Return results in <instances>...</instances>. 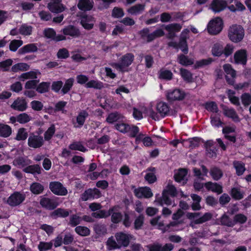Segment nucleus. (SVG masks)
Returning a JSON list of instances; mask_svg holds the SVG:
<instances>
[{"label":"nucleus","mask_w":251,"mask_h":251,"mask_svg":"<svg viewBox=\"0 0 251 251\" xmlns=\"http://www.w3.org/2000/svg\"><path fill=\"white\" fill-rule=\"evenodd\" d=\"M141 108L143 112L155 121H158L161 118H164L168 115L170 110L169 105L166 102L162 101L156 104V109L158 113L154 111L151 106L146 107L143 106Z\"/></svg>","instance_id":"nucleus-1"},{"label":"nucleus","mask_w":251,"mask_h":251,"mask_svg":"<svg viewBox=\"0 0 251 251\" xmlns=\"http://www.w3.org/2000/svg\"><path fill=\"white\" fill-rule=\"evenodd\" d=\"M134 59L133 54L130 53H126L121 58L119 63H112L110 65L119 72H127L128 71V67L132 64Z\"/></svg>","instance_id":"nucleus-2"},{"label":"nucleus","mask_w":251,"mask_h":251,"mask_svg":"<svg viewBox=\"0 0 251 251\" xmlns=\"http://www.w3.org/2000/svg\"><path fill=\"white\" fill-rule=\"evenodd\" d=\"M244 36V29L239 25H232L228 30V36L229 39L235 43L241 41Z\"/></svg>","instance_id":"nucleus-3"},{"label":"nucleus","mask_w":251,"mask_h":251,"mask_svg":"<svg viewBox=\"0 0 251 251\" xmlns=\"http://www.w3.org/2000/svg\"><path fill=\"white\" fill-rule=\"evenodd\" d=\"M200 213L199 212H189L186 214L188 219L192 221L191 225L194 224H201L209 221L212 218V215L209 212L205 213L203 216L200 217Z\"/></svg>","instance_id":"nucleus-4"},{"label":"nucleus","mask_w":251,"mask_h":251,"mask_svg":"<svg viewBox=\"0 0 251 251\" xmlns=\"http://www.w3.org/2000/svg\"><path fill=\"white\" fill-rule=\"evenodd\" d=\"M223 23L221 18L217 17L211 20L207 25V30L210 34L219 33L223 29Z\"/></svg>","instance_id":"nucleus-5"},{"label":"nucleus","mask_w":251,"mask_h":251,"mask_svg":"<svg viewBox=\"0 0 251 251\" xmlns=\"http://www.w3.org/2000/svg\"><path fill=\"white\" fill-rule=\"evenodd\" d=\"M25 200V195L16 192L11 194L7 200V203L11 206H16L21 204Z\"/></svg>","instance_id":"nucleus-6"},{"label":"nucleus","mask_w":251,"mask_h":251,"mask_svg":"<svg viewBox=\"0 0 251 251\" xmlns=\"http://www.w3.org/2000/svg\"><path fill=\"white\" fill-rule=\"evenodd\" d=\"M44 143L43 138L40 135L30 134L28 138V146L33 149L41 147Z\"/></svg>","instance_id":"nucleus-7"},{"label":"nucleus","mask_w":251,"mask_h":251,"mask_svg":"<svg viewBox=\"0 0 251 251\" xmlns=\"http://www.w3.org/2000/svg\"><path fill=\"white\" fill-rule=\"evenodd\" d=\"M49 186L51 191L56 195L66 196L68 193L66 188L59 182H51Z\"/></svg>","instance_id":"nucleus-8"},{"label":"nucleus","mask_w":251,"mask_h":251,"mask_svg":"<svg viewBox=\"0 0 251 251\" xmlns=\"http://www.w3.org/2000/svg\"><path fill=\"white\" fill-rule=\"evenodd\" d=\"M166 96L168 100L170 101L181 100L184 98L185 94L183 90L176 89L168 91Z\"/></svg>","instance_id":"nucleus-9"},{"label":"nucleus","mask_w":251,"mask_h":251,"mask_svg":"<svg viewBox=\"0 0 251 251\" xmlns=\"http://www.w3.org/2000/svg\"><path fill=\"white\" fill-rule=\"evenodd\" d=\"M223 69L226 74V78L227 83L230 85H234L235 78L236 76V71L232 68L229 64L223 66Z\"/></svg>","instance_id":"nucleus-10"},{"label":"nucleus","mask_w":251,"mask_h":251,"mask_svg":"<svg viewBox=\"0 0 251 251\" xmlns=\"http://www.w3.org/2000/svg\"><path fill=\"white\" fill-rule=\"evenodd\" d=\"M100 196V192L98 189H88L82 194L81 199L83 201H86L91 199L99 198Z\"/></svg>","instance_id":"nucleus-11"},{"label":"nucleus","mask_w":251,"mask_h":251,"mask_svg":"<svg viewBox=\"0 0 251 251\" xmlns=\"http://www.w3.org/2000/svg\"><path fill=\"white\" fill-rule=\"evenodd\" d=\"M189 30H188V29H184L182 30L180 35V49L185 53H187L188 51L186 40L189 38Z\"/></svg>","instance_id":"nucleus-12"},{"label":"nucleus","mask_w":251,"mask_h":251,"mask_svg":"<svg viewBox=\"0 0 251 251\" xmlns=\"http://www.w3.org/2000/svg\"><path fill=\"white\" fill-rule=\"evenodd\" d=\"M61 1L62 0H50L48 5L50 10L55 13L63 11L65 8L61 3Z\"/></svg>","instance_id":"nucleus-13"},{"label":"nucleus","mask_w":251,"mask_h":251,"mask_svg":"<svg viewBox=\"0 0 251 251\" xmlns=\"http://www.w3.org/2000/svg\"><path fill=\"white\" fill-rule=\"evenodd\" d=\"M134 193L136 197L138 198H150L153 196L151 189L148 187L135 189Z\"/></svg>","instance_id":"nucleus-14"},{"label":"nucleus","mask_w":251,"mask_h":251,"mask_svg":"<svg viewBox=\"0 0 251 251\" xmlns=\"http://www.w3.org/2000/svg\"><path fill=\"white\" fill-rule=\"evenodd\" d=\"M115 237L120 247L122 246L126 247L129 244L130 240L132 236L129 234H126L123 232L117 233L115 235Z\"/></svg>","instance_id":"nucleus-15"},{"label":"nucleus","mask_w":251,"mask_h":251,"mask_svg":"<svg viewBox=\"0 0 251 251\" xmlns=\"http://www.w3.org/2000/svg\"><path fill=\"white\" fill-rule=\"evenodd\" d=\"M61 32L63 33L62 35H64L66 37L69 36L73 38H75L78 37L80 34L79 30L73 25H68L64 27L61 30ZM67 38H66V39Z\"/></svg>","instance_id":"nucleus-16"},{"label":"nucleus","mask_w":251,"mask_h":251,"mask_svg":"<svg viewBox=\"0 0 251 251\" xmlns=\"http://www.w3.org/2000/svg\"><path fill=\"white\" fill-rule=\"evenodd\" d=\"M11 108L19 111H25L27 108V103L22 98H18L10 106Z\"/></svg>","instance_id":"nucleus-17"},{"label":"nucleus","mask_w":251,"mask_h":251,"mask_svg":"<svg viewBox=\"0 0 251 251\" xmlns=\"http://www.w3.org/2000/svg\"><path fill=\"white\" fill-rule=\"evenodd\" d=\"M227 6V2L222 0H213L210 8L215 13L220 12L224 10Z\"/></svg>","instance_id":"nucleus-18"},{"label":"nucleus","mask_w":251,"mask_h":251,"mask_svg":"<svg viewBox=\"0 0 251 251\" xmlns=\"http://www.w3.org/2000/svg\"><path fill=\"white\" fill-rule=\"evenodd\" d=\"M45 36L48 38L52 39L56 41H60L66 40V37L64 35H56V33L54 30L51 28L45 29L44 31Z\"/></svg>","instance_id":"nucleus-19"},{"label":"nucleus","mask_w":251,"mask_h":251,"mask_svg":"<svg viewBox=\"0 0 251 251\" xmlns=\"http://www.w3.org/2000/svg\"><path fill=\"white\" fill-rule=\"evenodd\" d=\"M223 110V114L225 116L231 119L235 122H239L240 121V118L233 108L224 106Z\"/></svg>","instance_id":"nucleus-20"},{"label":"nucleus","mask_w":251,"mask_h":251,"mask_svg":"<svg viewBox=\"0 0 251 251\" xmlns=\"http://www.w3.org/2000/svg\"><path fill=\"white\" fill-rule=\"evenodd\" d=\"M182 25L179 24H171L165 26V29L168 32V36L169 38H173L175 36V33L179 31Z\"/></svg>","instance_id":"nucleus-21"},{"label":"nucleus","mask_w":251,"mask_h":251,"mask_svg":"<svg viewBox=\"0 0 251 251\" xmlns=\"http://www.w3.org/2000/svg\"><path fill=\"white\" fill-rule=\"evenodd\" d=\"M40 204L43 207L50 210L54 209L58 205L55 200L48 198H42L40 201Z\"/></svg>","instance_id":"nucleus-22"},{"label":"nucleus","mask_w":251,"mask_h":251,"mask_svg":"<svg viewBox=\"0 0 251 251\" xmlns=\"http://www.w3.org/2000/svg\"><path fill=\"white\" fill-rule=\"evenodd\" d=\"M234 60L236 63L245 65L247 62V52L245 50L237 51L234 54Z\"/></svg>","instance_id":"nucleus-23"},{"label":"nucleus","mask_w":251,"mask_h":251,"mask_svg":"<svg viewBox=\"0 0 251 251\" xmlns=\"http://www.w3.org/2000/svg\"><path fill=\"white\" fill-rule=\"evenodd\" d=\"M40 74L41 73L38 70L31 71L22 74L18 77V78L22 81L30 79L34 80L36 79Z\"/></svg>","instance_id":"nucleus-24"},{"label":"nucleus","mask_w":251,"mask_h":251,"mask_svg":"<svg viewBox=\"0 0 251 251\" xmlns=\"http://www.w3.org/2000/svg\"><path fill=\"white\" fill-rule=\"evenodd\" d=\"M187 172L184 169H181L176 171L174 175V178L176 181L182 182L183 184L186 182V177Z\"/></svg>","instance_id":"nucleus-25"},{"label":"nucleus","mask_w":251,"mask_h":251,"mask_svg":"<svg viewBox=\"0 0 251 251\" xmlns=\"http://www.w3.org/2000/svg\"><path fill=\"white\" fill-rule=\"evenodd\" d=\"M93 1L91 0H80L77 4V7L81 10L88 11L93 8Z\"/></svg>","instance_id":"nucleus-26"},{"label":"nucleus","mask_w":251,"mask_h":251,"mask_svg":"<svg viewBox=\"0 0 251 251\" xmlns=\"http://www.w3.org/2000/svg\"><path fill=\"white\" fill-rule=\"evenodd\" d=\"M145 5L137 4L127 10V12L132 15H136L141 13L145 9Z\"/></svg>","instance_id":"nucleus-27"},{"label":"nucleus","mask_w":251,"mask_h":251,"mask_svg":"<svg viewBox=\"0 0 251 251\" xmlns=\"http://www.w3.org/2000/svg\"><path fill=\"white\" fill-rule=\"evenodd\" d=\"M13 165L19 168H23L31 164V161L27 157H20L13 161Z\"/></svg>","instance_id":"nucleus-28"},{"label":"nucleus","mask_w":251,"mask_h":251,"mask_svg":"<svg viewBox=\"0 0 251 251\" xmlns=\"http://www.w3.org/2000/svg\"><path fill=\"white\" fill-rule=\"evenodd\" d=\"M94 20L91 16H86L82 18L81 24L86 29H92L94 25Z\"/></svg>","instance_id":"nucleus-29"},{"label":"nucleus","mask_w":251,"mask_h":251,"mask_svg":"<svg viewBox=\"0 0 251 251\" xmlns=\"http://www.w3.org/2000/svg\"><path fill=\"white\" fill-rule=\"evenodd\" d=\"M204 186L209 191L221 194L222 192V187L219 184L212 182L204 183Z\"/></svg>","instance_id":"nucleus-30"},{"label":"nucleus","mask_w":251,"mask_h":251,"mask_svg":"<svg viewBox=\"0 0 251 251\" xmlns=\"http://www.w3.org/2000/svg\"><path fill=\"white\" fill-rule=\"evenodd\" d=\"M37 50V47L34 44H29L24 46L18 50V53L24 54L25 53L35 52Z\"/></svg>","instance_id":"nucleus-31"},{"label":"nucleus","mask_w":251,"mask_h":251,"mask_svg":"<svg viewBox=\"0 0 251 251\" xmlns=\"http://www.w3.org/2000/svg\"><path fill=\"white\" fill-rule=\"evenodd\" d=\"M30 69V66L25 63H18L15 64L11 67V71L18 72L20 71L25 72Z\"/></svg>","instance_id":"nucleus-32"},{"label":"nucleus","mask_w":251,"mask_h":251,"mask_svg":"<svg viewBox=\"0 0 251 251\" xmlns=\"http://www.w3.org/2000/svg\"><path fill=\"white\" fill-rule=\"evenodd\" d=\"M155 201L157 202L160 206H163L164 204L170 205L173 203L171 200L165 192L162 193V196L161 197L156 198Z\"/></svg>","instance_id":"nucleus-33"},{"label":"nucleus","mask_w":251,"mask_h":251,"mask_svg":"<svg viewBox=\"0 0 251 251\" xmlns=\"http://www.w3.org/2000/svg\"><path fill=\"white\" fill-rule=\"evenodd\" d=\"M210 174L215 180L220 179L223 176L222 170L217 167H213L210 169Z\"/></svg>","instance_id":"nucleus-34"},{"label":"nucleus","mask_w":251,"mask_h":251,"mask_svg":"<svg viewBox=\"0 0 251 251\" xmlns=\"http://www.w3.org/2000/svg\"><path fill=\"white\" fill-rule=\"evenodd\" d=\"M24 172L26 173H31L32 174H40L41 173V168L39 165H29L25 168Z\"/></svg>","instance_id":"nucleus-35"},{"label":"nucleus","mask_w":251,"mask_h":251,"mask_svg":"<svg viewBox=\"0 0 251 251\" xmlns=\"http://www.w3.org/2000/svg\"><path fill=\"white\" fill-rule=\"evenodd\" d=\"M115 208H111L108 211L100 210L92 213V216L96 218H104L111 215Z\"/></svg>","instance_id":"nucleus-36"},{"label":"nucleus","mask_w":251,"mask_h":251,"mask_svg":"<svg viewBox=\"0 0 251 251\" xmlns=\"http://www.w3.org/2000/svg\"><path fill=\"white\" fill-rule=\"evenodd\" d=\"M70 212L66 209L58 208L51 213V216L54 218L57 217L65 218L68 216Z\"/></svg>","instance_id":"nucleus-37"},{"label":"nucleus","mask_w":251,"mask_h":251,"mask_svg":"<svg viewBox=\"0 0 251 251\" xmlns=\"http://www.w3.org/2000/svg\"><path fill=\"white\" fill-rule=\"evenodd\" d=\"M180 74L185 81L190 83L193 81V77L192 73L185 69H180Z\"/></svg>","instance_id":"nucleus-38"},{"label":"nucleus","mask_w":251,"mask_h":251,"mask_svg":"<svg viewBox=\"0 0 251 251\" xmlns=\"http://www.w3.org/2000/svg\"><path fill=\"white\" fill-rule=\"evenodd\" d=\"M140 34L143 39L147 40V42H151L156 38L153 32L149 33V30L147 28L142 30L140 32Z\"/></svg>","instance_id":"nucleus-39"},{"label":"nucleus","mask_w":251,"mask_h":251,"mask_svg":"<svg viewBox=\"0 0 251 251\" xmlns=\"http://www.w3.org/2000/svg\"><path fill=\"white\" fill-rule=\"evenodd\" d=\"M88 115V112L86 111L82 110L80 111L76 117V122L78 126H76V127L82 126L84 125L85 120Z\"/></svg>","instance_id":"nucleus-40"},{"label":"nucleus","mask_w":251,"mask_h":251,"mask_svg":"<svg viewBox=\"0 0 251 251\" xmlns=\"http://www.w3.org/2000/svg\"><path fill=\"white\" fill-rule=\"evenodd\" d=\"M233 165L238 176H241L244 174L246 168L243 163L238 161H235L233 162Z\"/></svg>","instance_id":"nucleus-41"},{"label":"nucleus","mask_w":251,"mask_h":251,"mask_svg":"<svg viewBox=\"0 0 251 251\" xmlns=\"http://www.w3.org/2000/svg\"><path fill=\"white\" fill-rule=\"evenodd\" d=\"M12 133L11 128L7 125L0 124V136L7 137Z\"/></svg>","instance_id":"nucleus-42"},{"label":"nucleus","mask_w":251,"mask_h":251,"mask_svg":"<svg viewBox=\"0 0 251 251\" xmlns=\"http://www.w3.org/2000/svg\"><path fill=\"white\" fill-rule=\"evenodd\" d=\"M85 87L87 88L100 89L103 88V84L97 80H91L86 83Z\"/></svg>","instance_id":"nucleus-43"},{"label":"nucleus","mask_w":251,"mask_h":251,"mask_svg":"<svg viewBox=\"0 0 251 251\" xmlns=\"http://www.w3.org/2000/svg\"><path fill=\"white\" fill-rule=\"evenodd\" d=\"M124 117L118 113H112L108 115L106 121L110 124L122 120Z\"/></svg>","instance_id":"nucleus-44"},{"label":"nucleus","mask_w":251,"mask_h":251,"mask_svg":"<svg viewBox=\"0 0 251 251\" xmlns=\"http://www.w3.org/2000/svg\"><path fill=\"white\" fill-rule=\"evenodd\" d=\"M178 61L180 64L183 66H189L194 63V61L192 59L183 54L180 55L178 57Z\"/></svg>","instance_id":"nucleus-45"},{"label":"nucleus","mask_w":251,"mask_h":251,"mask_svg":"<svg viewBox=\"0 0 251 251\" xmlns=\"http://www.w3.org/2000/svg\"><path fill=\"white\" fill-rule=\"evenodd\" d=\"M74 82V79L73 78H70L67 79L64 86H62V89L61 90V93L63 94H67L72 88Z\"/></svg>","instance_id":"nucleus-46"},{"label":"nucleus","mask_w":251,"mask_h":251,"mask_svg":"<svg viewBox=\"0 0 251 251\" xmlns=\"http://www.w3.org/2000/svg\"><path fill=\"white\" fill-rule=\"evenodd\" d=\"M224 52V48L223 46L220 43H216L214 45L212 49V53L214 56H220Z\"/></svg>","instance_id":"nucleus-47"},{"label":"nucleus","mask_w":251,"mask_h":251,"mask_svg":"<svg viewBox=\"0 0 251 251\" xmlns=\"http://www.w3.org/2000/svg\"><path fill=\"white\" fill-rule=\"evenodd\" d=\"M115 126L117 130L122 133H126L129 129V125L123 121H119Z\"/></svg>","instance_id":"nucleus-48"},{"label":"nucleus","mask_w":251,"mask_h":251,"mask_svg":"<svg viewBox=\"0 0 251 251\" xmlns=\"http://www.w3.org/2000/svg\"><path fill=\"white\" fill-rule=\"evenodd\" d=\"M75 231L81 236H87L90 235V229L85 226H77L75 228Z\"/></svg>","instance_id":"nucleus-49"},{"label":"nucleus","mask_w":251,"mask_h":251,"mask_svg":"<svg viewBox=\"0 0 251 251\" xmlns=\"http://www.w3.org/2000/svg\"><path fill=\"white\" fill-rule=\"evenodd\" d=\"M19 33L22 35L27 36L30 35L32 31V27L30 25H28L26 24H24L21 26L19 29Z\"/></svg>","instance_id":"nucleus-50"},{"label":"nucleus","mask_w":251,"mask_h":251,"mask_svg":"<svg viewBox=\"0 0 251 251\" xmlns=\"http://www.w3.org/2000/svg\"><path fill=\"white\" fill-rule=\"evenodd\" d=\"M136 141H142L143 143V144L147 147H150L152 145V141L151 139L148 136H145L143 134H139L136 137Z\"/></svg>","instance_id":"nucleus-51"},{"label":"nucleus","mask_w":251,"mask_h":251,"mask_svg":"<svg viewBox=\"0 0 251 251\" xmlns=\"http://www.w3.org/2000/svg\"><path fill=\"white\" fill-rule=\"evenodd\" d=\"M44 190V187L41 184L34 182L30 185V190L34 194H39Z\"/></svg>","instance_id":"nucleus-52"},{"label":"nucleus","mask_w":251,"mask_h":251,"mask_svg":"<svg viewBox=\"0 0 251 251\" xmlns=\"http://www.w3.org/2000/svg\"><path fill=\"white\" fill-rule=\"evenodd\" d=\"M106 246L108 250H112L120 248L118 243L115 241L112 236L108 238L106 242Z\"/></svg>","instance_id":"nucleus-53"},{"label":"nucleus","mask_w":251,"mask_h":251,"mask_svg":"<svg viewBox=\"0 0 251 251\" xmlns=\"http://www.w3.org/2000/svg\"><path fill=\"white\" fill-rule=\"evenodd\" d=\"M231 195L236 200H240L243 198L244 192L238 188H233L231 191Z\"/></svg>","instance_id":"nucleus-54"},{"label":"nucleus","mask_w":251,"mask_h":251,"mask_svg":"<svg viewBox=\"0 0 251 251\" xmlns=\"http://www.w3.org/2000/svg\"><path fill=\"white\" fill-rule=\"evenodd\" d=\"M163 192L166 194H169L170 195L174 197L177 194V191L175 186L172 184V182H168L166 188L163 190Z\"/></svg>","instance_id":"nucleus-55"},{"label":"nucleus","mask_w":251,"mask_h":251,"mask_svg":"<svg viewBox=\"0 0 251 251\" xmlns=\"http://www.w3.org/2000/svg\"><path fill=\"white\" fill-rule=\"evenodd\" d=\"M55 132V127L54 125H51L44 133V139L46 141L50 140Z\"/></svg>","instance_id":"nucleus-56"},{"label":"nucleus","mask_w":251,"mask_h":251,"mask_svg":"<svg viewBox=\"0 0 251 251\" xmlns=\"http://www.w3.org/2000/svg\"><path fill=\"white\" fill-rule=\"evenodd\" d=\"M113 208H115V209L111 214V215H112L111 220L112 222L114 223H118L120 222L122 219V214L120 212L117 211L118 207L115 206Z\"/></svg>","instance_id":"nucleus-57"},{"label":"nucleus","mask_w":251,"mask_h":251,"mask_svg":"<svg viewBox=\"0 0 251 251\" xmlns=\"http://www.w3.org/2000/svg\"><path fill=\"white\" fill-rule=\"evenodd\" d=\"M69 148L72 150H77L82 152H85L87 151L81 143L79 142H74L70 144Z\"/></svg>","instance_id":"nucleus-58"},{"label":"nucleus","mask_w":251,"mask_h":251,"mask_svg":"<svg viewBox=\"0 0 251 251\" xmlns=\"http://www.w3.org/2000/svg\"><path fill=\"white\" fill-rule=\"evenodd\" d=\"M23 44V42L21 40H13L9 44V49L12 51H16Z\"/></svg>","instance_id":"nucleus-59"},{"label":"nucleus","mask_w":251,"mask_h":251,"mask_svg":"<svg viewBox=\"0 0 251 251\" xmlns=\"http://www.w3.org/2000/svg\"><path fill=\"white\" fill-rule=\"evenodd\" d=\"M82 221V218L75 214L72 215L70 218L69 224L72 226H75L79 224Z\"/></svg>","instance_id":"nucleus-60"},{"label":"nucleus","mask_w":251,"mask_h":251,"mask_svg":"<svg viewBox=\"0 0 251 251\" xmlns=\"http://www.w3.org/2000/svg\"><path fill=\"white\" fill-rule=\"evenodd\" d=\"M31 119V116L25 113H23L18 115V122L20 124L27 123Z\"/></svg>","instance_id":"nucleus-61"},{"label":"nucleus","mask_w":251,"mask_h":251,"mask_svg":"<svg viewBox=\"0 0 251 251\" xmlns=\"http://www.w3.org/2000/svg\"><path fill=\"white\" fill-rule=\"evenodd\" d=\"M13 63L11 59H8L6 60L0 62V69L2 71H7Z\"/></svg>","instance_id":"nucleus-62"},{"label":"nucleus","mask_w":251,"mask_h":251,"mask_svg":"<svg viewBox=\"0 0 251 251\" xmlns=\"http://www.w3.org/2000/svg\"><path fill=\"white\" fill-rule=\"evenodd\" d=\"M27 137V132L26 131V129L24 128H20L17 134L16 139L20 141V140H25L26 139Z\"/></svg>","instance_id":"nucleus-63"},{"label":"nucleus","mask_w":251,"mask_h":251,"mask_svg":"<svg viewBox=\"0 0 251 251\" xmlns=\"http://www.w3.org/2000/svg\"><path fill=\"white\" fill-rule=\"evenodd\" d=\"M242 104L247 106L251 103V95L248 93H244L241 97Z\"/></svg>","instance_id":"nucleus-64"}]
</instances>
